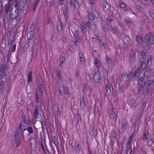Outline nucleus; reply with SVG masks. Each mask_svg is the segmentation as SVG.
<instances>
[{
  "mask_svg": "<svg viewBox=\"0 0 154 154\" xmlns=\"http://www.w3.org/2000/svg\"><path fill=\"white\" fill-rule=\"evenodd\" d=\"M141 70L140 69V67H137L136 70L133 73L132 71H128L126 75V80L129 82L131 81V79L136 77H140Z\"/></svg>",
  "mask_w": 154,
  "mask_h": 154,
  "instance_id": "f257e3e1",
  "label": "nucleus"
},
{
  "mask_svg": "<svg viewBox=\"0 0 154 154\" xmlns=\"http://www.w3.org/2000/svg\"><path fill=\"white\" fill-rule=\"evenodd\" d=\"M27 128H26V124L25 122V121L22 120L21 122L19 127H18L16 131H18V132H20V133L21 132V131H22V136L24 138V133H27V131H26Z\"/></svg>",
  "mask_w": 154,
  "mask_h": 154,
  "instance_id": "f03ea898",
  "label": "nucleus"
},
{
  "mask_svg": "<svg viewBox=\"0 0 154 154\" xmlns=\"http://www.w3.org/2000/svg\"><path fill=\"white\" fill-rule=\"evenodd\" d=\"M153 89V87H146V88L143 90V88H139L138 92L140 94H143L145 96L148 94H152V92Z\"/></svg>",
  "mask_w": 154,
  "mask_h": 154,
  "instance_id": "7ed1b4c3",
  "label": "nucleus"
},
{
  "mask_svg": "<svg viewBox=\"0 0 154 154\" xmlns=\"http://www.w3.org/2000/svg\"><path fill=\"white\" fill-rule=\"evenodd\" d=\"M19 12L18 9H16L15 11H13L12 9H11L10 11L9 15L11 19L13 20L14 19H16L17 20H20L19 17L18 19Z\"/></svg>",
  "mask_w": 154,
  "mask_h": 154,
  "instance_id": "20e7f679",
  "label": "nucleus"
},
{
  "mask_svg": "<svg viewBox=\"0 0 154 154\" xmlns=\"http://www.w3.org/2000/svg\"><path fill=\"white\" fill-rule=\"evenodd\" d=\"M135 55V50H132L130 52L129 57V63L131 66L134 63Z\"/></svg>",
  "mask_w": 154,
  "mask_h": 154,
  "instance_id": "39448f33",
  "label": "nucleus"
},
{
  "mask_svg": "<svg viewBox=\"0 0 154 154\" xmlns=\"http://www.w3.org/2000/svg\"><path fill=\"white\" fill-rule=\"evenodd\" d=\"M151 38L150 37L149 34L144 36V42L146 43V46L148 48H150L152 46L151 42L153 41L151 39Z\"/></svg>",
  "mask_w": 154,
  "mask_h": 154,
  "instance_id": "423d86ee",
  "label": "nucleus"
},
{
  "mask_svg": "<svg viewBox=\"0 0 154 154\" xmlns=\"http://www.w3.org/2000/svg\"><path fill=\"white\" fill-rule=\"evenodd\" d=\"M106 20L110 26V29L112 31L113 34L116 33L117 32V30L115 27L112 26V25L114 24V21L112 19H109V18H107Z\"/></svg>",
  "mask_w": 154,
  "mask_h": 154,
  "instance_id": "0eeeda50",
  "label": "nucleus"
},
{
  "mask_svg": "<svg viewBox=\"0 0 154 154\" xmlns=\"http://www.w3.org/2000/svg\"><path fill=\"white\" fill-rule=\"evenodd\" d=\"M6 74L0 75V87L1 88H4V86L6 83Z\"/></svg>",
  "mask_w": 154,
  "mask_h": 154,
  "instance_id": "6e6552de",
  "label": "nucleus"
},
{
  "mask_svg": "<svg viewBox=\"0 0 154 154\" xmlns=\"http://www.w3.org/2000/svg\"><path fill=\"white\" fill-rule=\"evenodd\" d=\"M144 76H142L141 77L140 76L139 79L138 80V82L139 84L140 85V87L139 88H144L145 80V79L146 78L145 77V74H144Z\"/></svg>",
  "mask_w": 154,
  "mask_h": 154,
  "instance_id": "1a4fd4ad",
  "label": "nucleus"
},
{
  "mask_svg": "<svg viewBox=\"0 0 154 154\" xmlns=\"http://www.w3.org/2000/svg\"><path fill=\"white\" fill-rule=\"evenodd\" d=\"M28 1L25 0V2H21L20 4L19 8L21 11H25L27 10L28 8Z\"/></svg>",
  "mask_w": 154,
  "mask_h": 154,
  "instance_id": "9d476101",
  "label": "nucleus"
},
{
  "mask_svg": "<svg viewBox=\"0 0 154 154\" xmlns=\"http://www.w3.org/2000/svg\"><path fill=\"white\" fill-rule=\"evenodd\" d=\"M93 78V81L95 82L96 84L97 83L99 82L101 79L102 77L99 71L95 72Z\"/></svg>",
  "mask_w": 154,
  "mask_h": 154,
  "instance_id": "9b49d317",
  "label": "nucleus"
},
{
  "mask_svg": "<svg viewBox=\"0 0 154 154\" xmlns=\"http://www.w3.org/2000/svg\"><path fill=\"white\" fill-rule=\"evenodd\" d=\"M86 25L89 29L95 31L97 29L96 25L93 22L91 23L90 21H88L86 22Z\"/></svg>",
  "mask_w": 154,
  "mask_h": 154,
  "instance_id": "f8f14e48",
  "label": "nucleus"
},
{
  "mask_svg": "<svg viewBox=\"0 0 154 154\" xmlns=\"http://www.w3.org/2000/svg\"><path fill=\"white\" fill-rule=\"evenodd\" d=\"M122 122V126L121 128L118 130V132L120 134L122 133L124 131L128 125V122L125 119L123 120Z\"/></svg>",
  "mask_w": 154,
  "mask_h": 154,
  "instance_id": "ddd939ff",
  "label": "nucleus"
},
{
  "mask_svg": "<svg viewBox=\"0 0 154 154\" xmlns=\"http://www.w3.org/2000/svg\"><path fill=\"white\" fill-rule=\"evenodd\" d=\"M20 135V132H18V131H16L13 137H12V143L13 144H15L19 138Z\"/></svg>",
  "mask_w": 154,
  "mask_h": 154,
  "instance_id": "4468645a",
  "label": "nucleus"
},
{
  "mask_svg": "<svg viewBox=\"0 0 154 154\" xmlns=\"http://www.w3.org/2000/svg\"><path fill=\"white\" fill-rule=\"evenodd\" d=\"M122 40L125 44H129L130 41L129 37L127 35H122Z\"/></svg>",
  "mask_w": 154,
  "mask_h": 154,
  "instance_id": "2eb2a0df",
  "label": "nucleus"
},
{
  "mask_svg": "<svg viewBox=\"0 0 154 154\" xmlns=\"http://www.w3.org/2000/svg\"><path fill=\"white\" fill-rule=\"evenodd\" d=\"M7 67L6 63H4L1 65L0 67V75L6 74L5 71Z\"/></svg>",
  "mask_w": 154,
  "mask_h": 154,
  "instance_id": "dca6fc26",
  "label": "nucleus"
},
{
  "mask_svg": "<svg viewBox=\"0 0 154 154\" xmlns=\"http://www.w3.org/2000/svg\"><path fill=\"white\" fill-rule=\"evenodd\" d=\"M80 107L81 109H84L87 107L86 100L85 99L84 96L82 97L81 99H80Z\"/></svg>",
  "mask_w": 154,
  "mask_h": 154,
  "instance_id": "f3484780",
  "label": "nucleus"
},
{
  "mask_svg": "<svg viewBox=\"0 0 154 154\" xmlns=\"http://www.w3.org/2000/svg\"><path fill=\"white\" fill-rule=\"evenodd\" d=\"M74 146L75 153H79L81 151V147L79 146V143L78 142H75L74 143Z\"/></svg>",
  "mask_w": 154,
  "mask_h": 154,
  "instance_id": "a211bd4d",
  "label": "nucleus"
},
{
  "mask_svg": "<svg viewBox=\"0 0 154 154\" xmlns=\"http://www.w3.org/2000/svg\"><path fill=\"white\" fill-rule=\"evenodd\" d=\"M80 61L81 64H84L85 62V58L82 52H80L79 53Z\"/></svg>",
  "mask_w": 154,
  "mask_h": 154,
  "instance_id": "6ab92c4d",
  "label": "nucleus"
},
{
  "mask_svg": "<svg viewBox=\"0 0 154 154\" xmlns=\"http://www.w3.org/2000/svg\"><path fill=\"white\" fill-rule=\"evenodd\" d=\"M34 114L35 119H37L38 118V116L39 114L38 106V105H35V108L34 110Z\"/></svg>",
  "mask_w": 154,
  "mask_h": 154,
  "instance_id": "aec40b11",
  "label": "nucleus"
},
{
  "mask_svg": "<svg viewBox=\"0 0 154 154\" xmlns=\"http://www.w3.org/2000/svg\"><path fill=\"white\" fill-rule=\"evenodd\" d=\"M154 83V79L150 80L145 82V87H152Z\"/></svg>",
  "mask_w": 154,
  "mask_h": 154,
  "instance_id": "412c9836",
  "label": "nucleus"
},
{
  "mask_svg": "<svg viewBox=\"0 0 154 154\" xmlns=\"http://www.w3.org/2000/svg\"><path fill=\"white\" fill-rule=\"evenodd\" d=\"M105 89L106 93H108V94H110L113 91L112 86L111 87L109 85L106 86Z\"/></svg>",
  "mask_w": 154,
  "mask_h": 154,
  "instance_id": "4be33fe9",
  "label": "nucleus"
},
{
  "mask_svg": "<svg viewBox=\"0 0 154 154\" xmlns=\"http://www.w3.org/2000/svg\"><path fill=\"white\" fill-rule=\"evenodd\" d=\"M103 10L105 12H107V10L110 8L109 4L106 1H104L103 2Z\"/></svg>",
  "mask_w": 154,
  "mask_h": 154,
  "instance_id": "5701e85b",
  "label": "nucleus"
},
{
  "mask_svg": "<svg viewBox=\"0 0 154 154\" xmlns=\"http://www.w3.org/2000/svg\"><path fill=\"white\" fill-rule=\"evenodd\" d=\"M36 29V25L35 24V23L32 22L29 27L30 31L29 32L35 33Z\"/></svg>",
  "mask_w": 154,
  "mask_h": 154,
  "instance_id": "b1692460",
  "label": "nucleus"
},
{
  "mask_svg": "<svg viewBox=\"0 0 154 154\" xmlns=\"http://www.w3.org/2000/svg\"><path fill=\"white\" fill-rule=\"evenodd\" d=\"M63 91L65 95H70L69 92V89L66 87L63 86Z\"/></svg>",
  "mask_w": 154,
  "mask_h": 154,
  "instance_id": "393cba45",
  "label": "nucleus"
},
{
  "mask_svg": "<svg viewBox=\"0 0 154 154\" xmlns=\"http://www.w3.org/2000/svg\"><path fill=\"white\" fill-rule=\"evenodd\" d=\"M92 14L93 15V17L96 18H97L99 17V14L98 12L95 9L92 10Z\"/></svg>",
  "mask_w": 154,
  "mask_h": 154,
  "instance_id": "a878e982",
  "label": "nucleus"
},
{
  "mask_svg": "<svg viewBox=\"0 0 154 154\" xmlns=\"http://www.w3.org/2000/svg\"><path fill=\"white\" fill-rule=\"evenodd\" d=\"M145 64V62L142 59H141L140 60L139 62V66L138 67H140V69L142 71V69H143V64Z\"/></svg>",
  "mask_w": 154,
  "mask_h": 154,
  "instance_id": "bb28decb",
  "label": "nucleus"
},
{
  "mask_svg": "<svg viewBox=\"0 0 154 154\" xmlns=\"http://www.w3.org/2000/svg\"><path fill=\"white\" fill-rule=\"evenodd\" d=\"M32 72L31 71H29V73L27 82L28 83H31L32 81Z\"/></svg>",
  "mask_w": 154,
  "mask_h": 154,
  "instance_id": "cd10ccee",
  "label": "nucleus"
},
{
  "mask_svg": "<svg viewBox=\"0 0 154 154\" xmlns=\"http://www.w3.org/2000/svg\"><path fill=\"white\" fill-rule=\"evenodd\" d=\"M37 80L38 85L40 84H43V82L41 78V77L39 75H37Z\"/></svg>",
  "mask_w": 154,
  "mask_h": 154,
  "instance_id": "c85d7f7f",
  "label": "nucleus"
},
{
  "mask_svg": "<svg viewBox=\"0 0 154 154\" xmlns=\"http://www.w3.org/2000/svg\"><path fill=\"white\" fill-rule=\"evenodd\" d=\"M130 104L131 106L133 107H134V108H135L137 105L136 102V101L133 98L131 99Z\"/></svg>",
  "mask_w": 154,
  "mask_h": 154,
  "instance_id": "c756f323",
  "label": "nucleus"
},
{
  "mask_svg": "<svg viewBox=\"0 0 154 154\" xmlns=\"http://www.w3.org/2000/svg\"><path fill=\"white\" fill-rule=\"evenodd\" d=\"M12 45V44L11 43V42L8 41V46H7V45H5L4 48V49L5 50H6V49L7 50H9L11 48Z\"/></svg>",
  "mask_w": 154,
  "mask_h": 154,
  "instance_id": "7c9ffc66",
  "label": "nucleus"
},
{
  "mask_svg": "<svg viewBox=\"0 0 154 154\" xmlns=\"http://www.w3.org/2000/svg\"><path fill=\"white\" fill-rule=\"evenodd\" d=\"M10 7V4H8L6 5V6L4 8L5 10V12L6 14H8L9 11Z\"/></svg>",
  "mask_w": 154,
  "mask_h": 154,
  "instance_id": "2f4dec72",
  "label": "nucleus"
},
{
  "mask_svg": "<svg viewBox=\"0 0 154 154\" xmlns=\"http://www.w3.org/2000/svg\"><path fill=\"white\" fill-rule=\"evenodd\" d=\"M86 26L85 25V23L84 24L82 23L81 25V29L82 30V32L84 33H85L86 32Z\"/></svg>",
  "mask_w": 154,
  "mask_h": 154,
  "instance_id": "473e14b6",
  "label": "nucleus"
},
{
  "mask_svg": "<svg viewBox=\"0 0 154 154\" xmlns=\"http://www.w3.org/2000/svg\"><path fill=\"white\" fill-rule=\"evenodd\" d=\"M79 31L78 30L75 31V33L73 34L74 38H76L77 40H79L80 37L79 36Z\"/></svg>",
  "mask_w": 154,
  "mask_h": 154,
  "instance_id": "72a5a7b5",
  "label": "nucleus"
},
{
  "mask_svg": "<svg viewBox=\"0 0 154 154\" xmlns=\"http://www.w3.org/2000/svg\"><path fill=\"white\" fill-rule=\"evenodd\" d=\"M35 33H32L31 32H29L27 35V38L28 37L29 39H32L34 37V34Z\"/></svg>",
  "mask_w": 154,
  "mask_h": 154,
  "instance_id": "f704fd0d",
  "label": "nucleus"
},
{
  "mask_svg": "<svg viewBox=\"0 0 154 154\" xmlns=\"http://www.w3.org/2000/svg\"><path fill=\"white\" fill-rule=\"evenodd\" d=\"M41 125L42 129L43 131L45 130L46 128H47V126L45 124V122H44L43 119V120L41 122Z\"/></svg>",
  "mask_w": 154,
  "mask_h": 154,
  "instance_id": "c9c22d12",
  "label": "nucleus"
},
{
  "mask_svg": "<svg viewBox=\"0 0 154 154\" xmlns=\"http://www.w3.org/2000/svg\"><path fill=\"white\" fill-rule=\"evenodd\" d=\"M38 85V88L40 91V92L43 94L44 92L43 87L44 88V84H40Z\"/></svg>",
  "mask_w": 154,
  "mask_h": 154,
  "instance_id": "e433bc0d",
  "label": "nucleus"
},
{
  "mask_svg": "<svg viewBox=\"0 0 154 154\" xmlns=\"http://www.w3.org/2000/svg\"><path fill=\"white\" fill-rule=\"evenodd\" d=\"M109 115L110 119L113 118L115 116L114 112L113 110L111 109L109 111Z\"/></svg>",
  "mask_w": 154,
  "mask_h": 154,
  "instance_id": "4c0bfd02",
  "label": "nucleus"
},
{
  "mask_svg": "<svg viewBox=\"0 0 154 154\" xmlns=\"http://www.w3.org/2000/svg\"><path fill=\"white\" fill-rule=\"evenodd\" d=\"M77 119V123L76 124V125L77 126L78 125H79V123H80L81 122V115L79 113L78 114Z\"/></svg>",
  "mask_w": 154,
  "mask_h": 154,
  "instance_id": "58836bf2",
  "label": "nucleus"
},
{
  "mask_svg": "<svg viewBox=\"0 0 154 154\" xmlns=\"http://www.w3.org/2000/svg\"><path fill=\"white\" fill-rule=\"evenodd\" d=\"M106 63L108 64L111 63L112 62V59L110 56H106Z\"/></svg>",
  "mask_w": 154,
  "mask_h": 154,
  "instance_id": "ea45409f",
  "label": "nucleus"
},
{
  "mask_svg": "<svg viewBox=\"0 0 154 154\" xmlns=\"http://www.w3.org/2000/svg\"><path fill=\"white\" fill-rule=\"evenodd\" d=\"M136 39L137 42L139 44H140L141 43L142 40L141 37L139 35V36H137Z\"/></svg>",
  "mask_w": 154,
  "mask_h": 154,
  "instance_id": "a19ab883",
  "label": "nucleus"
},
{
  "mask_svg": "<svg viewBox=\"0 0 154 154\" xmlns=\"http://www.w3.org/2000/svg\"><path fill=\"white\" fill-rule=\"evenodd\" d=\"M124 20L126 23H128L129 24L132 23V22L130 18L128 17H127L124 19Z\"/></svg>",
  "mask_w": 154,
  "mask_h": 154,
  "instance_id": "79ce46f5",
  "label": "nucleus"
},
{
  "mask_svg": "<svg viewBox=\"0 0 154 154\" xmlns=\"http://www.w3.org/2000/svg\"><path fill=\"white\" fill-rule=\"evenodd\" d=\"M57 39V36L56 35V33L53 32L51 35V40L53 42H54Z\"/></svg>",
  "mask_w": 154,
  "mask_h": 154,
  "instance_id": "37998d69",
  "label": "nucleus"
},
{
  "mask_svg": "<svg viewBox=\"0 0 154 154\" xmlns=\"http://www.w3.org/2000/svg\"><path fill=\"white\" fill-rule=\"evenodd\" d=\"M100 43L101 45L103 48H105L107 45L106 42L104 40H102L100 41Z\"/></svg>",
  "mask_w": 154,
  "mask_h": 154,
  "instance_id": "c03bdc74",
  "label": "nucleus"
},
{
  "mask_svg": "<svg viewBox=\"0 0 154 154\" xmlns=\"http://www.w3.org/2000/svg\"><path fill=\"white\" fill-rule=\"evenodd\" d=\"M66 60V58L64 57H62L60 60V66H61V64L63 63Z\"/></svg>",
  "mask_w": 154,
  "mask_h": 154,
  "instance_id": "a18cd8bd",
  "label": "nucleus"
},
{
  "mask_svg": "<svg viewBox=\"0 0 154 154\" xmlns=\"http://www.w3.org/2000/svg\"><path fill=\"white\" fill-rule=\"evenodd\" d=\"M88 16L89 19L90 20H93L94 19V17H93V15L92 14V12H89L88 14Z\"/></svg>",
  "mask_w": 154,
  "mask_h": 154,
  "instance_id": "49530a36",
  "label": "nucleus"
},
{
  "mask_svg": "<svg viewBox=\"0 0 154 154\" xmlns=\"http://www.w3.org/2000/svg\"><path fill=\"white\" fill-rule=\"evenodd\" d=\"M35 101L37 103H39V98L38 95L37 93V91H36L35 93Z\"/></svg>",
  "mask_w": 154,
  "mask_h": 154,
  "instance_id": "de8ad7c7",
  "label": "nucleus"
},
{
  "mask_svg": "<svg viewBox=\"0 0 154 154\" xmlns=\"http://www.w3.org/2000/svg\"><path fill=\"white\" fill-rule=\"evenodd\" d=\"M73 5L76 8H79V5L78 2L77 0H74L73 2Z\"/></svg>",
  "mask_w": 154,
  "mask_h": 154,
  "instance_id": "09e8293b",
  "label": "nucleus"
},
{
  "mask_svg": "<svg viewBox=\"0 0 154 154\" xmlns=\"http://www.w3.org/2000/svg\"><path fill=\"white\" fill-rule=\"evenodd\" d=\"M152 144H154V141H153L152 139H149L147 143V145L149 146H151L152 145Z\"/></svg>",
  "mask_w": 154,
  "mask_h": 154,
  "instance_id": "8fccbe9b",
  "label": "nucleus"
},
{
  "mask_svg": "<svg viewBox=\"0 0 154 154\" xmlns=\"http://www.w3.org/2000/svg\"><path fill=\"white\" fill-rule=\"evenodd\" d=\"M146 71L148 73L150 74L152 73V70L150 68L149 66H147L146 67Z\"/></svg>",
  "mask_w": 154,
  "mask_h": 154,
  "instance_id": "3c124183",
  "label": "nucleus"
},
{
  "mask_svg": "<svg viewBox=\"0 0 154 154\" xmlns=\"http://www.w3.org/2000/svg\"><path fill=\"white\" fill-rule=\"evenodd\" d=\"M27 130L29 134H28L29 136L30 134H32L33 132V131L31 127H29L27 128Z\"/></svg>",
  "mask_w": 154,
  "mask_h": 154,
  "instance_id": "603ef678",
  "label": "nucleus"
},
{
  "mask_svg": "<svg viewBox=\"0 0 154 154\" xmlns=\"http://www.w3.org/2000/svg\"><path fill=\"white\" fill-rule=\"evenodd\" d=\"M64 17L65 18L66 23L68 22V19L69 18L68 13H64Z\"/></svg>",
  "mask_w": 154,
  "mask_h": 154,
  "instance_id": "864d4df0",
  "label": "nucleus"
},
{
  "mask_svg": "<svg viewBox=\"0 0 154 154\" xmlns=\"http://www.w3.org/2000/svg\"><path fill=\"white\" fill-rule=\"evenodd\" d=\"M89 134L91 136L94 135V129L93 128H90L89 129Z\"/></svg>",
  "mask_w": 154,
  "mask_h": 154,
  "instance_id": "5fc2aeb1",
  "label": "nucleus"
},
{
  "mask_svg": "<svg viewBox=\"0 0 154 154\" xmlns=\"http://www.w3.org/2000/svg\"><path fill=\"white\" fill-rule=\"evenodd\" d=\"M148 139L147 137V135L145 132L143 133V140L145 142H146Z\"/></svg>",
  "mask_w": 154,
  "mask_h": 154,
  "instance_id": "6e6d98bb",
  "label": "nucleus"
},
{
  "mask_svg": "<svg viewBox=\"0 0 154 154\" xmlns=\"http://www.w3.org/2000/svg\"><path fill=\"white\" fill-rule=\"evenodd\" d=\"M111 136L112 137L116 138V134L114 131H112L111 132Z\"/></svg>",
  "mask_w": 154,
  "mask_h": 154,
  "instance_id": "4d7b16f0",
  "label": "nucleus"
},
{
  "mask_svg": "<svg viewBox=\"0 0 154 154\" xmlns=\"http://www.w3.org/2000/svg\"><path fill=\"white\" fill-rule=\"evenodd\" d=\"M29 44H26V43H25L24 47L23 49L22 50V51H23V53L25 51L26 48L29 47Z\"/></svg>",
  "mask_w": 154,
  "mask_h": 154,
  "instance_id": "13d9d810",
  "label": "nucleus"
},
{
  "mask_svg": "<svg viewBox=\"0 0 154 154\" xmlns=\"http://www.w3.org/2000/svg\"><path fill=\"white\" fill-rule=\"evenodd\" d=\"M146 52L143 51L141 53V56L143 59L146 60Z\"/></svg>",
  "mask_w": 154,
  "mask_h": 154,
  "instance_id": "bf43d9fd",
  "label": "nucleus"
},
{
  "mask_svg": "<svg viewBox=\"0 0 154 154\" xmlns=\"http://www.w3.org/2000/svg\"><path fill=\"white\" fill-rule=\"evenodd\" d=\"M141 2L145 6L148 5L149 3L147 0H141Z\"/></svg>",
  "mask_w": 154,
  "mask_h": 154,
  "instance_id": "052dcab7",
  "label": "nucleus"
},
{
  "mask_svg": "<svg viewBox=\"0 0 154 154\" xmlns=\"http://www.w3.org/2000/svg\"><path fill=\"white\" fill-rule=\"evenodd\" d=\"M53 141L55 145L57 147L58 145V142L56 140L55 137H54L53 140Z\"/></svg>",
  "mask_w": 154,
  "mask_h": 154,
  "instance_id": "680f3d73",
  "label": "nucleus"
},
{
  "mask_svg": "<svg viewBox=\"0 0 154 154\" xmlns=\"http://www.w3.org/2000/svg\"><path fill=\"white\" fill-rule=\"evenodd\" d=\"M79 68H78L75 71V76L76 77H78V76H79Z\"/></svg>",
  "mask_w": 154,
  "mask_h": 154,
  "instance_id": "e2e57ef3",
  "label": "nucleus"
},
{
  "mask_svg": "<svg viewBox=\"0 0 154 154\" xmlns=\"http://www.w3.org/2000/svg\"><path fill=\"white\" fill-rule=\"evenodd\" d=\"M149 35L150 36V37L151 38L152 40L153 41L154 40V32H150L149 33Z\"/></svg>",
  "mask_w": 154,
  "mask_h": 154,
  "instance_id": "0e129e2a",
  "label": "nucleus"
},
{
  "mask_svg": "<svg viewBox=\"0 0 154 154\" xmlns=\"http://www.w3.org/2000/svg\"><path fill=\"white\" fill-rule=\"evenodd\" d=\"M135 8L136 9H137L139 11H142V7L138 4L136 5L135 6Z\"/></svg>",
  "mask_w": 154,
  "mask_h": 154,
  "instance_id": "69168bd1",
  "label": "nucleus"
},
{
  "mask_svg": "<svg viewBox=\"0 0 154 154\" xmlns=\"http://www.w3.org/2000/svg\"><path fill=\"white\" fill-rule=\"evenodd\" d=\"M107 23H108L107 22ZM109 23H105L103 24V27L104 29H106L108 27Z\"/></svg>",
  "mask_w": 154,
  "mask_h": 154,
  "instance_id": "338daca9",
  "label": "nucleus"
},
{
  "mask_svg": "<svg viewBox=\"0 0 154 154\" xmlns=\"http://www.w3.org/2000/svg\"><path fill=\"white\" fill-rule=\"evenodd\" d=\"M126 4L123 2H122L121 4H120L119 6L121 8H126Z\"/></svg>",
  "mask_w": 154,
  "mask_h": 154,
  "instance_id": "774afa93",
  "label": "nucleus"
}]
</instances>
